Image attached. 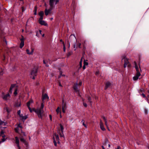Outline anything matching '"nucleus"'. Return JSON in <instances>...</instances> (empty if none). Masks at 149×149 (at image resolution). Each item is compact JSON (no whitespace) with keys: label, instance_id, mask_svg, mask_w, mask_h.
<instances>
[{"label":"nucleus","instance_id":"nucleus-1","mask_svg":"<svg viewBox=\"0 0 149 149\" xmlns=\"http://www.w3.org/2000/svg\"><path fill=\"white\" fill-rule=\"evenodd\" d=\"M49 97L46 94H43L42 96V102L41 104L40 108L38 109V116L40 118H42L43 115L44 111L43 108L44 107V100H48Z\"/></svg>","mask_w":149,"mask_h":149},{"label":"nucleus","instance_id":"nucleus-2","mask_svg":"<svg viewBox=\"0 0 149 149\" xmlns=\"http://www.w3.org/2000/svg\"><path fill=\"white\" fill-rule=\"evenodd\" d=\"M44 15V13L43 11H40L38 14V15L40 17L39 19L38 22L41 25L45 26H47V24L45 21L42 20L43 16Z\"/></svg>","mask_w":149,"mask_h":149},{"label":"nucleus","instance_id":"nucleus-3","mask_svg":"<svg viewBox=\"0 0 149 149\" xmlns=\"http://www.w3.org/2000/svg\"><path fill=\"white\" fill-rule=\"evenodd\" d=\"M134 63L135 65V67L136 71V75L133 77V79L134 80L136 81L139 79V77L141 75L140 71H141V70L140 68L139 69V68L135 62H134Z\"/></svg>","mask_w":149,"mask_h":149},{"label":"nucleus","instance_id":"nucleus-4","mask_svg":"<svg viewBox=\"0 0 149 149\" xmlns=\"http://www.w3.org/2000/svg\"><path fill=\"white\" fill-rule=\"evenodd\" d=\"M122 61L124 62V67L125 68L127 66L128 67L131 66V65L128 61V59L126 57L125 55H123L122 56Z\"/></svg>","mask_w":149,"mask_h":149},{"label":"nucleus","instance_id":"nucleus-5","mask_svg":"<svg viewBox=\"0 0 149 149\" xmlns=\"http://www.w3.org/2000/svg\"><path fill=\"white\" fill-rule=\"evenodd\" d=\"M59 1V0H49V4L50 7L54 8Z\"/></svg>","mask_w":149,"mask_h":149},{"label":"nucleus","instance_id":"nucleus-6","mask_svg":"<svg viewBox=\"0 0 149 149\" xmlns=\"http://www.w3.org/2000/svg\"><path fill=\"white\" fill-rule=\"evenodd\" d=\"M53 139L54 140V145L55 146H56L57 143L56 141H57L58 143H59V137L58 135L56 133L54 134H53Z\"/></svg>","mask_w":149,"mask_h":149},{"label":"nucleus","instance_id":"nucleus-7","mask_svg":"<svg viewBox=\"0 0 149 149\" xmlns=\"http://www.w3.org/2000/svg\"><path fill=\"white\" fill-rule=\"evenodd\" d=\"M82 84V82L81 81H80L79 82V84H78L77 83L74 84V85L73 86V89L76 92L79 93V90L78 88V86H81V85Z\"/></svg>","mask_w":149,"mask_h":149},{"label":"nucleus","instance_id":"nucleus-8","mask_svg":"<svg viewBox=\"0 0 149 149\" xmlns=\"http://www.w3.org/2000/svg\"><path fill=\"white\" fill-rule=\"evenodd\" d=\"M37 74V70L35 69L32 71L30 77L33 79H35V77H36Z\"/></svg>","mask_w":149,"mask_h":149},{"label":"nucleus","instance_id":"nucleus-9","mask_svg":"<svg viewBox=\"0 0 149 149\" xmlns=\"http://www.w3.org/2000/svg\"><path fill=\"white\" fill-rule=\"evenodd\" d=\"M15 85H14V84H13V85H11V86L10 88V90L9 91L11 93H12V90L14 88V90H15V91L14 92V94L15 95H17V89L16 87H15Z\"/></svg>","mask_w":149,"mask_h":149},{"label":"nucleus","instance_id":"nucleus-10","mask_svg":"<svg viewBox=\"0 0 149 149\" xmlns=\"http://www.w3.org/2000/svg\"><path fill=\"white\" fill-rule=\"evenodd\" d=\"M33 103V101L32 100H30L28 102H27V106L28 107L30 112H32V110L30 108V106L31 104L32 103Z\"/></svg>","mask_w":149,"mask_h":149},{"label":"nucleus","instance_id":"nucleus-11","mask_svg":"<svg viewBox=\"0 0 149 149\" xmlns=\"http://www.w3.org/2000/svg\"><path fill=\"white\" fill-rule=\"evenodd\" d=\"M102 118L104 120L105 125H106L108 130L109 131L110 130L108 127L109 124H108V123L107 122V119L104 116H103Z\"/></svg>","mask_w":149,"mask_h":149},{"label":"nucleus","instance_id":"nucleus-12","mask_svg":"<svg viewBox=\"0 0 149 149\" xmlns=\"http://www.w3.org/2000/svg\"><path fill=\"white\" fill-rule=\"evenodd\" d=\"M53 8L50 7V8L47 10L45 9V13L46 15H47L49 13H50L51 11L52 10Z\"/></svg>","mask_w":149,"mask_h":149},{"label":"nucleus","instance_id":"nucleus-13","mask_svg":"<svg viewBox=\"0 0 149 149\" xmlns=\"http://www.w3.org/2000/svg\"><path fill=\"white\" fill-rule=\"evenodd\" d=\"M22 38L21 39V43L20 44V47L22 48L24 45V38L22 36Z\"/></svg>","mask_w":149,"mask_h":149},{"label":"nucleus","instance_id":"nucleus-14","mask_svg":"<svg viewBox=\"0 0 149 149\" xmlns=\"http://www.w3.org/2000/svg\"><path fill=\"white\" fill-rule=\"evenodd\" d=\"M100 125L101 129L103 131L105 130V129L104 127V124L102 121L100 120Z\"/></svg>","mask_w":149,"mask_h":149},{"label":"nucleus","instance_id":"nucleus-15","mask_svg":"<svg viewBox=\"0 0 149 149\" xmlns=\"http://www.w3.org/2000/svg\"><path fill=\"white\" fill-rule=\"evenodd\" d=\"M66 109V106L64 104L63 100L62 103V111L63 113L65 112V111Z\"/></svg>","mask_w":149,"mask_h":149},{"label":"nucleus","instance_id":"nucleus-16","mask_svg":"<svg viewBox=\"0 0 149 149\" xmlns=\"http://www.w3.org/2000/svg\"><path fill=\"white\" fill-rule=\"evenodd\" d=\"M34 50L33 49H31V52H30L29 49H27L26 50V52L27 54L29 55H31L33 54V52Z\"/></svg>","mask_w":149,"mask_h":149},{"label":"nucleus","instance_id":"nucleus-17","mask_svg":"<svg viewBox=\"0 0 149 149\" xmlns=\"http://www.w3.org/2000/svg\"><path fill=\"white\" fill-rule=\"evenodd\" d=\"M10 97V95L9 94H7L3 97V99L5 100H7Z\"/></svg>","mask_w":149,"mask_h":149},{"label":"nucleus","instance_id":"nucleus-18","mask_svg":"<svg viewBox=\"0 0 149 149\" xmlns=\"http://www.w3.org/2000/svg\"><path fill=\"white\" fill-rule=\"evenodd\" d=\"M20 141L21 142H23V143H24L25 144L26 146L27 147V143L25 141V140L22 137H21L20 139Z\"/></svg>","mask_w":149,"mask_h":149},{"label":"nucleus","instance_id":"nucleus-19","mask_svg":"<svg viewBox=\"0 0 149 149\" xmlns=\"http://www.w3.org/2000/svg\"><path fill=\"white\" fill-rule=\"evenodd\" d=\"M20 118L22 120H24L27 118V116H23L22 115L20 116Z\"/></svg>","mask_w":149,"mask_h":149},{"label":"nucleus","instance_id":"nucleus-20","mask_svg":"<svg viewBox=\"0 0 149 149\" xmlns=\"http://www.w3.org/2000/svg\"><path fill=\"white\" fill-rule=\"evenodd\" d=\"M15 140H16V143L17 146H19V141L17 137L16 136L15 137Z\"/></svg>","mask_w":149,"mask_h":149},{"label":"nucleus","instance_id":"nucleus-21","mask_svg":"<svg viewBox=\"0 0 149 149\" xmlns=\"http://www.w3.org/2000/svg\"><path fill=\"white\" fill-rule=\"evenodd\" d=\"M111 85V83L109 82H107L106 84V86L105 88V89H106Z\"/></svg>","mask_w":149,"mask_h":149},{"label":"nucleus","instance_id":"nucleus-22","mask_svg":"<svg viewBox=\"0 0 149 149\" xmlns=\"http://www.w3.org/2000/svg\"><path fill=\"white\" fill-rule=\"evenodd\" d=\"M56 111L57 114H58V113H61V109L59 107L57 108L56 110Z\"/></svg>","mask_w":149,"mask_h":149},{"label":"nucleus","instance_id":"nucleus-23","mask_svg":"<svg viewBox=\"0 0 149 149\" xmlns=\"http://www.w3.org/2000/svg\"><path fill=\"white\" fill-rule=\"evenodd\" d=\"M43 63L45 64L46 66L48 67L49 66V65L48 64V62L47 61L44 60Z\"/></svg>","mask_w":149,"mask_h":149},{"label":"nucleus","instance_id":"nucleus-24","mask_svg":"<svg viewBox=\"0 0 149 149\" xmlns=\"http://www.w3.org/2000/svg\"><path fill=\"white\" fill-rule=\"evenodd\" d=\"M15 105L16 107H18L21 106V103L20 102H18L17 103H16L15 104Z\"/></svg>","mask_w":149,"mask_h":149},{"label":"nucleus","instance_id":"nucleus-25","mask_svg":"<svg viewBox=\"0 0 149 149\" xmlns=\"http://www.w3.org/2000/svg\"><path fill=\"white\" fill-rule=\"evenodd\" d=\"M108 141V140L107 139H105L103 143V145L105 146H107V145Z\"/></svg>","mask_w":149,"mask_h":149},{"label":"nucleus","instance_id":"nucleus-26","mask_svg":"<svg viewBox=\"0 0 149 149\" xmlns=\"http://www.w3.org/2000/svg\"><path fill=\"white\" fill-rule=\"evenodd\" d=\"M82 58L81 59V61L79 62L80 68H81L82 67Z\"/></svg>","mask_w":149,"mask_h":149},{"label":"nucleus","instance_id":"nucleus-27","mask_svg":"<svg viewBox=\"0 0 149 149\" xmlns=\"http://www.w3.org/2000/svg\"><path fill=\"white\" fill-rule=\"evenodd\" d=\"M6 123L4 122H3L1 120H0V125H6Z\"/></svg>","mask_w":149,"mask_h":149},{"label":"nucleus","instance_id":"nucleus-28","mask_svg":"<svg viewBox=\"0 0 149 149\" xmlns=\"http://www.w3.org/2000/svg\"><path fill=\"white\" fill-rule=\"evenodd\" d=\"M34 11V14L36 15L37 14V7L36 6L35 7Z\"/></svg>","mask_w":149,"mask_h":149},{"label":"nucleus","instance_id":"nucleus-29","mask_svg":"<svg viewBox=\"0 0 149 149\" xmlns=\"http://www.w3.org/2000/svg\"><path fill=\"white\" fill-rule=\"evenodd\" d=\"M60 127L61 131L62 133H63V127L61 125H60Z\"/></svg>","mask_w":149,"mask_h":149},{"label":"nucleus","instance_id":"nucleus-30","mask_svg":"<svg viewBox=\"0 0 149 149\" xmlns=\"http://www.w3.org/2000/svg\"><path fill=\"white\" fill-rule=\"evenodd\" d=\"M58 134H59L60 135V137H63V138H64V135H63V133H61L60 132H58Z\"/></svg>","mask_w":149,"mask_h":149},{"label":"nucleus","instance_id":"nucleus-31","mask_svg":"<svg viewBox=\"0 0 149 149\" xmlns=\"http://www.w3.org/2000/svg\"><path fill=\"white\" fill-rule=\"evenodd\" d=\"M4 132H3L2 131L1 132V133L0 134V136H2L3 137H5V136L3 135Z\"/></svg>","mask_w":149,"mask_h":149},{"label":"nucleus","instance_id":"nucleus-32","mask_svg":"<svg viewBox=\"0 0 149 149\" xmlns=\"http://www.w3.org/2000/svg\"><path fill=\"white\" fill-rule=\"evenodd\" d=\"M86 61H87V60H86V61L84 60V65L85 66L87 65L88 64V63Z\"/></svg>","mask_w":149,"mask_h":149},{"label":"nucleus","instance_id":"nucleus-33","mask_svg":"<svg viewBox=\"0 0 149 149\" xmlns=\"http://www.w3.org/2000/svg\"><path fill=\"white\" fill-rule=\"evenodd\" d=\"M4 109L6 110V111L8 112V113H9L10 112V111L8 110V108L7 107H5L4 108Z\"/></svg>","mask_w":149,"mask_h":149},{"label":"nucleus","instance_id":"nucleus-34","mask_svg":"<svg viewBox=\"0 0 149 149\" xmlns=\"http://www.w3.org/2000/svg\"><path fill=\"white\" fill-rule=\"evenodd\" d=\"M3 70L2 68L0 67V75H2L3 74Z\"/></svg>","mask_w":149,"mask_h":149},{"label":"nucleus","instance_id":"nucleus-35","mask_svg":"<svg viewBox=\"0 0 149 149\" xmlns=\"http://www.w3.org/2000/svg\"><path fill=\"white\" fill-rule=\"evenodd\" d=\"M32 112L33 111L35 112V113H37V110L35 108H33L32 109Z\"/></svg>","mask_w":149,"mask_h":149},{"label":"nucleus","instance_id":"nucleus-36","mask_svg":"<svg viewBox=\"0 0 149 149\" xmlns=\"http://www.w3.org/2000/svg\"><path fill=\"white\" fill-rule=\"evenodd\" d=\"M21 111L20 110H19L17 111V114L19 116H20L21 115V114H20Z\"/></svg>","mask_w":149,"mask_h":149},{"label":"nucleus","instance_id":"nucleus-37","mask_svg":"<svg viewBox=\"0 0 149 149\" xmlns=\"http://www.w3.org/2000/svg\"><path fill=\"white\" fill-rule=\"evenodd\" d=\"M91 98L89 97H88V102H89L91 103Z\"/></svg>","mask_w":149,"mask_h":149},{"label":"nucleus","instance_id":"nucleus-38","mask_svg":"<svg viewBox=\"0 0 149 149\" xmlns=\"http://www.w3.org/2000/svg\"><path fill=\"white\" fill-rule=\"evenodd\" d=\"M83 105L85 107H86L87 106V104L85 103H83Z\"/></svg>","mask_w":149,"mask_h":149},{"label":"nucleus","instance_id":"nucleus-39","mask_svg":"<svg viewBox=\"0 0 149 149\" xmlns=\"http://www.w3.org/2000/svg\"><path fill=\"white\" fill-rule=\"evenodd\" d=\"M18 128L17 127V128H16L15 129V130L16 132H18Z\"/></svg>","mask_w":149,"mask_h":149},{"label":"nucleus","instance_id":"nucleus-40","mask_svg":"<svg viewBox=\"0 0 149 149\" xmlns=\"http://www.w3.org/2000/svg\"><path fill=\"white\" fill-rule=\"evenodd\" d=\"M83 125L84 126L86 127V128L87 127V126H86V125H85V124H84V121L83 122Z\"/></svg>","mask_w":149,"mask_h":149},{"label":"nucleus","instance_id":"nucleus-41","mask_svg":"<svg viewBox=\"0 0 149 149\" xmlns=\"http://www.w3.org/2000/svg\"><path fill=\"white\" fill-rule=\"evenodd\" d=\"M145 113L146 114H147L148 113V111L147 109H145Z\"/></svg>","mask_w":149,"mask_h":149},{"label":"nucleus","instance_id":"nucleus-42","mask_svg":"<svg viewBox=\"0 0 149 149\" xmlns=\"http://www.w3.org/2000/svg\"><path fill=\"white\" fill-rule=\"evenodd\" d=\"M49 117L51 121L52 120V116L51 115H49Z\"/></svg>","mask_w":149,"mask_h":149},{"label":"nucleus","instance_id":"nucleus-43","mask_svg":"<svg viewBox=\"0 0 149 149\" xmlns=\"http://www.w3.org/2000/svg\"><path fill=\"white\" fill-rule=\"evenodd\" d=\"M63 50L64 52L65 51V45H63Z\"/></svg>","mask_w":149,"mask_h":149},{"label":"nucleus","instance_id":"nucleus-44","mask_svg":"<svg viewBox=\"0 0 149 149\" xmlns=\"http://www.w3.org/2000/svg\"><path fill=\"white\" fill-rule=\"evenodd\" d=\"M60 75L59 76V78L60 77H61V76H62V74H61L62 72H61V71L60 70ZM62 76H63V75H62Z\"/></svg>","mask_w":149,"mask_h":149},{"label":"nucleus","instance_id":"nucleus-45","mask_svg":"<svg viewBox=\"0 0 149 149\" xmlns=\"http://www.w3.org/2000/svg\"><path fill=\"white\" fill-rule=\"evenodd\" d=\"M141 95H142V96L143 97H146V96H145V94H143V93H142V94Z\"/></svg>","mask_w":149,"mask_h":149},{"label":"nucleus","instance_id":"nucleus-46","mask_svg":"<svg viewBox=\"0 0 149 149\" xmlns=\"http://www.w3.org/2000/svg\"><path fill=\"white\" fill-rule=\"evenodd\" d=\"M81 45V44L80 43H78V47H79V48H80V47Z\"/></svg>","mask_w":149,"mask_h":149},{"label":"nucleus","instance_id":"nucleus-47","mask_svg":"<svg viewBox=\"0 0 149 149\" xmlns=\"http://www.w3.org/2000/svg\"><path fill=\"white\" fill-rule=\"evenodd\" d=\"M99 73V71H97L95 73V74L96 75H97V74H98Z\"/></svg>","mask_w":149,"mask_h":149},{"label":"nucleus","instance_id":"nucleus-48","mask_svg":"<svg viewBox=\"0 0 149 149\" xmlns=\"http://www.w3.org/2000/svg\"><path fill=\"white\" fill-rule=\"evenodd\" d=\"M17 127H18V128H19V127L21 128V127H21V126L20 125V124H19V125H18V126H17Z\"/></svg>","mask_w":149,"mask_h":149},{"label":"nucleus","instance_id":"nucleus-49","mask_svg":"<svg viewBox=\"0 0 149 149\" xmlns=\"http://www.w3.org/2000/svg\"><path fill=\"white\" fill-rule=\"evenodd\" d=\"M17 127H18V128H19V127L21 128V127H21V126L20 125V124H19V125H18V126H17Z\"/></svg>","mask_w":149,"mask_h":149},{"label":"nucleus","instance_id":"nucleus-50","mask_svg":"<svg viewBox=\"0 0 149 149\" xmlns=\"http://www.w3.org/2000/svg\"><path fill=\"white\" fill-rule=\"evenodd\" d=\"M83 68L84 70L86 68L85 65H84Z\"/></svg>","mask_w":149,"mask_h":149},{"label":"nucleus","instance_id":"nucleus-51","mask_svg":"<svg viewBox=\"0 0 149 149\" xmlns=\"http://www.w3.org/2000/svg\"><path fill=\"white\" fill-rule=\"evenodd\" d=\"M5 139H2V141H1L0 142V143L1 142H3L5 141Z\"/></svg>","mask_w":149,"mask_h":149},{"label":"nucleus","instance_id":"nucleus-52","mask_svg":"<svg viewBox=\"0 0 149 149\" xmlns=\"http://www.w3.org/2000/svg\"><path fill=\"white\" fill-rule=\"evenodd\" d=\"M117 149H120V146H118Z\"/></svg>","mask_w":149,"mask_h":149},{"label":"nucleus","instance_id":"nucleus-53","mask_svg":"<svg viewBox=\"0 0 149 149\" xmlns=\"http://www.w3.org/2000/svg\"><path fill=\"white\" fill-rule=\"evenodd\" d=\"M102 147L103 149H105V148L104 147V146H102Z\"/></svg>","mask_w":149,"mask_h":149},{"label":"nucleus","instance_id":"nucleus-54","mask_svg":"<svg viewBox=\"0 0 149 149\" xmlns=\"http://www.w3.org/2000/svg\"><path fill=\"white\" fill-rule=\"evenodd\" d=\"M59 86H62V85H61V83H59Z\"/></svg>","mask_w":149,"mask_h":149},{"label":"nucleus","instance_id":"nucleus-55","mask_svg":"<svg viewBox=\"0 0 149 149\" xmlns=\"http://www.w3.org/2000/svg\"><path fill=\"white\" fill-rule=\"evenodd\" d=\"M39 32H40V34H41V30H39Z\"/></svg>","mask_w":149,"mask_h":149},{"label":"nucleus","instance_id":"nucleus-56","mask_svg":"<svg viewBox=\"0 0 149 149\" xmlns=\"http://www.w3.org/2000/svg\"><path fill=\"white\" fill-rule=\"evenodd\" d=\"M108 147H109V148L110 147V144H108Z\"/></svg>","mask_w":149,"mask_h":149},{"label":"nucleus","instance_id":"nucleus-57","mask_svg":"<svg viewBox=\"0 0 149 149\" xmlns=\"http://www.w3.org/2000/svg\"><path fill=\"white\" fill-rule=\"evenodd\" d=\"M17 147L19 149H21L20 148L19 146H17Z\"/></svg>","mask_w":149,"mask_h":149},{"label":"nucleus","instance_id":"nucleus-58","mask_svg":"<svg viewBox=\"0 0 149 149\" xmlns=\"http://www.w3.org/2000/svg\"><path fill=\"white\" fill-rule=\"evenodd\" d=\"M42 37H44V34H43L42 35Z\"/></svg>","mask_w":149,"mask_h":149},{"label":"nucleus","instance_id":"nucleus-59","mask_svg":"<svg viewBox=\"0 0 149 149\" xmlns=\"http://www.w3.org/2000/svg\"><path fill=\"white\" fill-rule=\"evenodd\" d=\"M84 121L83 120H82L81 121V122L83 123V122Z\"/></svg>","mask_w":149,"mask_h":149},{"label":"nucleus","instance_id":"nucleus-60","mask_svg":"<svg viewBox=\"0 0 149 149\" xmlns=\"http://www.w3.org/2000/svg\"><path fill=\"white\" fill-rule=\"evenodd\" d=\"M23 133L24 134V136H25V135L24 134V132H23Z\"/></svg>","mask_w":149,"mask_h":149},{"label":"nucleus","instance_id":"nucleus-61","mask_svg":"<svg viewBox=\"0 0 149 149\" xmlns=\"http://www.w3.org/2000/svg\"><path fill=\"white\" fill-rule=\"evenodd\" d=\"M97 99V97H95V99Z\"/></svg>","mask_w":149,"mask_h":149},{"label":"nucleus","instance_id":"nucleus-62","mask_svg":"<svg viewBox=\"0 0 149 149\" xmlns=\"http://www.w3.org/2000/svg\"><path fill=\"white\" fill-rule=\"evenodd\" d=\"M36 36H37V32H36Z\"/></svg>","mask_w":149,"mask_h":149},{"label":"nucleus","instance_id":"nucleus-63","mask_svg":"<svg viewBox=\"0 0 149 149\" xmlns=\"http://www.w3.org/2000/svg\"><path fill=\"white\" fill-rule=\"evenodd\" d=\"M60 41H61V42H62V40H60Z\"/></svg>","mask_w":149,"mask_h":149},{"label":"nucleus","instance_id":"nucleus-64","mask_svg":"<svg viewBox=\"0 0 149 149\" xmlns=\"http://www.w3.org/2000/svg\"><path fill=\"white\" fill-rule=\"evenodd\" d=\"M53 19V18H51V20H52Z\"/></svg>","mask_w":149,"mask_h":149}]
</instances>
